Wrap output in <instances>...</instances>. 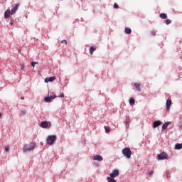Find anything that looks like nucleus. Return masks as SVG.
I'll use <instances>...</instances> for the list:
<instances>
[{"label": "nucleus", "mask_w": 182, "mask_h": 182, "mask_svg": "<svg viewBox=\"0 0 182 182\" xmlns=\"http://www.w3.org/2000/svg\"><path fill=\"white\" fill-rule=\"evenodd\" d=\"M35 147H36V144L35 143H31L29 145H26L23 148V153H28V151H32L34 150Z\"/></svg>", "instance_id": "f257e3e1"}, {"label": "nucleus", "mask_w": 182, "mask_h": 182, "mask_svg": "<svg viewBox=\"0 0 182 182\" xmlns=\"http://www.w3.org/2000/svg\"><path fill=\"white\" fill-rule=\"evenodd\" d=\"M56 135H50L48 136L47 138V144H48L49 146H53V144H55V142L56 141Z\"/></svg>", "instance_id": "f03ea898"}, {"label": "nucleus", "mask_w": 182, "mask_h": 182, "mask_svg": "<svg viewBox=\"0 0 182 182\" xmlns=\"http://www.w3.org/2000/svg\"><path fill=\"white\" fill-rule=\"evenodd\" d=\"M122 154H124V157H127V159H131L132 150H130V148L126 147L122 149Z\"/></svg>", "instance_id": "7ed1b4c3"}, {"label": "nucleus", "mask_w": 182, "mask_h": 182, "mask_svg": "<svg viewBox=\"0 0 182 182\" xmlns=\"http://www.w3.org/2000/svg\"><path fill=\"white\" fill-rule=\"evenodd\" d=\"M168 156L165 152H162L158 155V160H167Z\"/></svg>", "instance_id": "20e7f679"}, {"label": "nucleus", "mask_w": 182, "mask_h": 182, "mask_svg": "<svg viewBox=\"0 0 182 182\" xmlns=\"http://www.w3.org/2000/svg\"><path fill=\"white\" fill-rule=\"evenodd\" d=\"M41 127H42L43 129H49V127H50V122L43 121L41 123Z\"/></svg>", "instance_id": "39448f33"}, {"label": "nucleus", "mask_w": 182, "mask_h": 182, "mask_svg": "<svg viewBox=\"0 0 182 182\" xmlns=\"http://www.w3.org/2000/svg\"><path fill=\"white\" fill-rule=\"evenodd\" d=\"M20 5H21V4H20L19 3H17V4H16L13 6L11 11H10V12H11V15H14V14H16V11H18V9H19Z\"/></svg>", "instance_id": "423d86ee"}, {"label": "nucleus", "mask_w": 182, "mask_h": 182, "mask_svg": "<svg viewBox=\"0 0 182 182\" xmlns=\"http://www.w3.org/2000/svg\"><path fill=\"white\" fill-rule=\"evenodd\" d=\"M119 170L117 169H114L112 173H111L109 174V177H111L112 178H115V177H117V176H119Z\"/></svg>", "instance_id": "0eeeda50"}, {"label": "nucleus", "mask_w": 182, "mask_h": 182, "mask_svg": "<svg viewBox=\"0 0 182 182\" xmlns=\"http://www.w3.org/2000/svg\"><path fill=\"white\" fill-rule=\"evenodd\" d=\"M53 80H56V77L53 76V77H46L45 79L46 83H48L49 82H53Z\"/></svg>", "instance_id": "6e6552de"}, {"label": "nucleus", "mask_w": 182, "mask_h": 182, "mask_svg": "<svg viewBox=\"0 0 182 182\" xmlns=\"http://www.w3.org/2000/svg\"><path fill=\"white\" fill-rule=\"evenodd\" d=\"M11 15H12V13L11 12V10H9V9H7L4 12V18H9V16H11Z\"/></svg>", "instance_id": "1a4fd4ad"}, {"label": "nucleus", "mask_w": 182, "mask_h": 182, "mask_svg": "<svg viewBox=\"0 0 182 182\" xmlns=\"http://www.w3.org/2000/svg\"><path fill=\"white\" fill-rule=\"evenodd\" d=\"M93 160H97V161H103V157L100 155H96Z\"/></svg>", "instance_id": "9d476101"}, {"label": "nucleus", "mask_w": 182, "mask_h": 182, "mask_svg": "<svg viewBox=\"0 0 182 182\" xmlns=\"http://www.w3.org/2000/svg\"><path fill=\"white\" fill-rule=\"evenodd\" d=\"M170 107H171V100H166V110H170Z\"/></svg>", "instance_id": "9b49d317"}, {"label": "nucleus", "mask_w": 182, "mask_h": 182, "mask_svg": "<svg viewBox=\"0 0 182 182\" xmlns=\"http://www.w3.org/2000/svg\"><path fill=\"white\" fill-rule=\"evenodd\" d=\"M161 125V122L160 121H155L153 124V128L156 129V127H159V126Z\"/></svg>", "instance_id": "f8f14e48"}, {"label": "nucleus", "mask_w": 182, "mask_h": 182, "mask_svg": "<svg viewBox=\"0 0 182 182\" xmlns=\"http://www.w3.org/2000/svg\"><path fill=\"white\" fill-rule=\"evenodd\" d=\"M134 86H135L136 89L138 90V92H141V88L140 87V86H141L140 83L135 82Z\"/></svg>", "instance_id": "ddd939ff"}, {"label": "nucleus", "mask_w": 182, "mask_h": 182, "mask_svg": "<svg viewBox=\"0 0 182 182\" xmlns=\"http://www.w3.org/2000/svg\"><path fill=\"white\" fill-rule=\"evenodd\" d=\"M171 122H166L162 126V130H166L167 127H168V124H170Z\"/></svg>", "instance_id": "4468645a"}, {"label": "nucleus", "mask_w": 182, "mask_h": 182, "mask_svg": "<svg viewBox=\"0 0 182 182\" xmlns=\"http://www.w3.org/2000/svg\"><path fill=\"white\" fill-rule=\"evenodd\" d=\"M161 19H167V14L162 13L159 15Z\"/></svg>", "instance_id": "2eb2a0df"}, {"label": "nucleus", "mask_w": 182, "mask_h": 182, "mask_svg": "<svg viewBox=\"0 0 182 182\" xmlns=\"http://www.w3.org/2000/svg\"><path fill=\"white\" fill-rule=\"evenodd\" d=\"M125 33H127V35H130V33H132V29L130 28H126Z\"/></svg>", "instance_id": "dca6fc26"}, {"label": "nucleus", "mask_w": 182, "mask_h": 182, "mask_svg": "<svg viewBox=\"0 0 182 182\" xmlns=\"http://www.w3.org/2000/svg\"><path fill=\"white\" fill-rule=\"evenodd\" d=\"M114 178H112L110 176L107 177V180L108 182H117L116 179H113Z\"/></svg>", "instance_id": "f3484780"}, {"label": "nucleus", "mask_w": 182, "mask_h": 182, "mask_svg": "<svg viewBox=\"0 0 182 182\" xmlns=\"http://www.w3.org/2000/svg\"><path fill=\"white\" fill-rule=\"evenodd\" d=\"M95 50H96V48L91 46L90 48V55H93V53L95 52Z\"/></svg>", "instance_id": "a211bd4d"}, {"label": "nucleus", "mask_w": 182, "mask_h": 182, "mask_svg": "<svg viewBox=\"0 0 182 182\" xmlns=\"http://www.w3.org/2000/svg\"><path fill=\"white\" fill-rule=\"evenodd\" d=\"M104 129H105L106 133L110 132V127L105 126V127H104Z\"/></svg>", "instance_id": "6ab92c4d"}, {"label": "nucleus", "mask_w": 182, "mask_h": 182, "mask_svg": "<svg viewBox=\"0 0 182 182\" xmlns=\"http://www.w3.org/2000/svg\"><path fill=\"white\" fill-rule=\"evenodd\" d=\"M50 97H45L44 98V102H46V103H50Z\"/></svg>", "instance_id": "aec40b11"}, {"label": "nucleus", "mask_w": 182, "mask_h": 182, "mask_svg": "<svg viewBox=\"0 0 182 182\" xmlns=\"http://www.w3.org/2000/svg\"><path fill=\"white\" fill-rule=\"evenodd\" d=\"M135 102H136V100H134V98H131L130 100H129V105H134V103H135Z\"/></svg>", "instance_id": "412c9836"}, {"label": "nucleus", "mask_w": 182, "mask_h": 182, "mask_svg": "<svg viewBox=\"0 0 182 182\" xmlns=\"http://www.w3.org/2000/svg\"><path fill=\"white\" fill-rule=\"evenodd\" d=\"M166 25H170V23H171V20H170V19H166Z\"/></svg>", "instance_id": "4be33fe9"}, {"label": "nucleus", "mask_w": 182, "mask_h": 182, "mask_svg": "<svg viewBox=\"0 0 182 182\" xmlns=\"http://www.w3.org/2000/svg\"><path fill=\"white\" fill-rule=\"evenodd\" d=\"M38 65V62H32L31 63V66H32V68H35V65Z\"/></svg>", "instance_id": "5701e85b"}, {"label": "nucleus", "mask_w": 182, "mask_h": 182, "mask_svg": "<svg viewBox=\"0 0 182 182\" xmlns=\"http://www.w3.org/2000/svg\"><path fill=\"white\" fill-rule=\"evenodd\" d=\"M114 8L115 9H119V5H118L117 3H114Z\"/></svg>", "instance_id": "b1692460"}, {"label": "nucleus", "mask_w": 182, "mask_h": 182, "mask_svg": "<svg viewBox=\"0 0 182 182\" xmlns=\"http://www.w3.org/2000/svg\"><path fill=\"white\" fill-rule=\"evenodd\" d=\"M25 70V65L21 64V70Z\"/></svg>", "instance_id": "393cba45"}, {"label": "nucleus", "mask_w": 182, "mask_h": 182, "mask_svg": "<svg viewBox=\"0 0 182 182\" xmlns=\"http://www.w3.org/2000/svg\"><path fill=\"white\" fill-rule=\"evenodd\" d=\"M61 43H64L65 45H68V41H66V40H63V41H61Z\"/></svg>", "instance_id": "a878e982"}, {"label": "nucleus", "mask_w": 182, "mask_h": 182, "mask_svg": "<svg viewBox=\"0 0 182 182\" xmlns=\"http://www.w3.org/2000/svg\"><path fill=\"white\" fill-rule=\"evenodd\" d=\"M50 97V100H53V99H55L56 98V96H55V95H51V96H50L49 97Z\"/></svg>", "instance_id": "bb28decb"}, {"label": "nucleus", "mask_w": 182, "mask_h": 182, "mask_svg": "<svg viewBox=\"0 0 182 182\" xmlns=\"http://www.w3.org/2000/svg\"><path fill=\"white\" fill-rule=\"evenodd\" d=\"M5 151H9V146L5 147Z\"/></svg>", "instance_id": "cd10ccee"}, {"label": "nucleus", "mask_w": 182, "mask_h": 182, "mask_svg": "<svg viewBox=\"0 0 182 182\" xmlns=\"http://www.w3.org/2000/svg\"><path fill=\"white\" fill-rule=\"evenodd\" d=\"M153 173H154V171H151V172H149V176L150 177H151V176H153Z\"/></svg>", "instance_id": "c85d7f7f"}, {"label": "nucleus", "mask_w": 182, "mask_h": 182, "mask_svg": "<svg viewBox=\"0 0 182 182\" xmlns=\"http://www.w3.org/2000/svg\"><path fill=\"white\" fill-rule=\"evenodd\" d=\"M59 97H65V95L64 94H61V96H59Z\"/></svg>", "instance_id": "c756f323"}, {"label": "nucleus", "mask_w": 182, "mask_h": 182, "mask_svg": "<svg viewBox=\"0 0 182 182\" xmlns=\"http://www.w3.org/2000/svg\"><path fill=\"white\" fill-rule=\"evenodd\" d=\"M0 119H2V114L0 113Z\"/></svg>", "instance_id": "7c9ffc66"}, {"label": "nucleus", "mask_w": 182, "mask_h": 182, "mask_svg": "<svg viewBox=\"0 0 182 182\" xmlns=\"http://www.w3.org/2000/svg\"><path fill=\"white\" fill-rule=\"evenodd\" d=\"M21 100H24L25 98L23 97H21Z\"/></svg>", "instance_id": "2f4dec72"}, {"label": "nucleus", "mask_w": 182, "mask_h": 182, "mask_svg": "<svg viewBox=\"0 0 182 182\" xmlns=\"http://www.w3.org/2000/svg\"><path fill=\"white\" fill-rule=\"evenodd\" d=\"M23 114H25V113H26V111H23Z\"/></svg>", "instance_id": "473e14b6"}]
</instances>
